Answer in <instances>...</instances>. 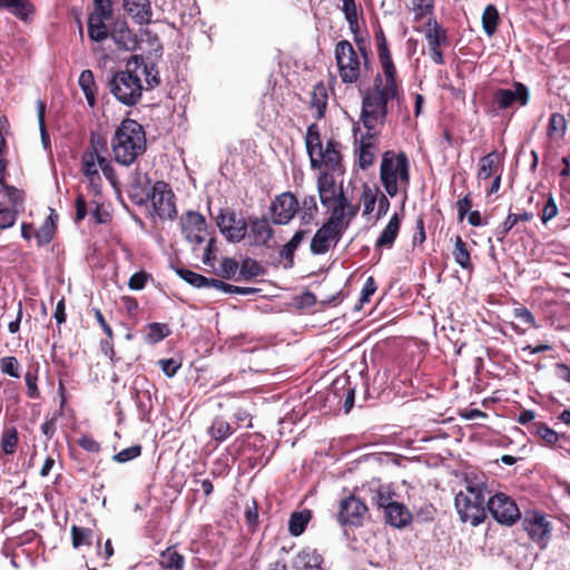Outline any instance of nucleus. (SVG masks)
<instances>
[{"mask_svg": "<svg viewBox=\"0 0 570 570\" xmlns=\"http://www.w3.org/2000/svg\"><path fill=\"white\" fill-rule=\"evenodd\" d=\"M1 194L8 199L10 208L20 209L22 207L23 196L20 189L4 184V187H1Z\"/></svg>", "mask_w": 570, "mask_h": 570, "instance_id": "46", "label": "nucleus"}, {"mask_svg": "<svg viewBox=\"0 0 570 570\" xmlns=\"http://www.w3.org/2000/svg\"><path fill=\"white\" fill-rule=\"evenodd\" d=\"M499 19V12L495 6L488 4L482 13V27L489 37L495 33Z\"/></svg>", "mask_w": 570, "mask_h": 570, "instance_id": "40", "label": "nucleus"}, {"mask_svg": "<svg viewBox=\"0 0 570 570\" xmlns=\"http://www.w3.org/2000/svg\"><path fill=\"white\" fill-rule=\"evenodd\" d=\"M318 207L316 203V198L313 195L304 196L302 202H298V212L299 219L302 224H309L315 215L317 214Z\"/></svg>", "mask_w": 570, "mask_h": 570, "instance_id": "36", "label": "nucleus"}, {"mask_svg": "<svg viewBox=\"0 0 570 570\" xmlns=\"http://www.w3.org/2000/svg\"><path fill=\"white\" fill-rule=\"evenodd\" d=\"M177 274L188 284L202 288L207 287V277L186 268H178Z\"/></svg>", "mask_w": 570, "mask_h": 570, "instance_id": "49", "label": "nucleus"}, {"mask_svg": "<svg viewBox=\"0 0 570 570\" xmlns=\"http://www.w3.org/2000/svg\"><path fill=\"white\" fill-rule=\"evenodd\" d=\"M343 7L342 10L345 14L347 22L353 29L354 26H357V10L354 0H342Z\"/></svg>", "mask_w": 570, "mask_h": 570, "instance_id": "57", "label": "nucleus"}, {"mask_svg": "<svg viewBox=\"0 0 570 570\" xmlns=\"http://www.w3.org/2000/svg\"><path fill=\"white\" fill-rule=\"evenodd\" d=\"M356 46L358 52L347 40L338 41L335 46V59L344 83H354L358 80L362 68L361 59H363L364 68L368 66V51L365 41L357 39Z\"/></svg>", "mask_w": 570, "mask_h": 570, "instance_id": "5", "label": "nucleus"}, {"mask_svg": "<svg viewBox=\"0 0 570 570\" xmlns=\"http://www.w3.org/2000/svg\"><path fill=\"white\" fill-rule=\"evenodd\" d=\"M514 317L532 327H538L533 314L527 307H517L513 311Z\"/></svg>", "mask_w": 570, "mask_h": 570, "instance_id": "62", "label": "nucleus"}, {"mask_svg": "<svg viewBox=\"0 0 570 570\" xmlns=\"http://www.w3.org/2000/svg\"><path fill=\"white\" fill-rule=\"evenodd\" d=\"M124 6L138 24H147L151 21L153 9L149 0H125Z\"/></svg>", "mask_w": 570, "mask_h": 570, "instance_id": "22", "label": "nucleus"}, {"mask_svg": "<svg viewBox=\"0 0 570 570\" xmlns=\"http://www.w3.org/2000/svg\"><path fill=\"white\" fill-rule=\"evenodd\" d=\"M384 515L386 522L394 528H403L412 520V513L406 505L395 501L384 511Z\"/></svg>", "mask_w": 570, "mask_h": 570, "instance_id": "24", "label": "nucleus"}, {"mask_svg": "<svg viewBox=\"0 0 570 570\" xmlns=\"http://www.w3.org/2000/svg\"><path fill=\"white\" fill-rule=\"evenodd\" d=\"M530 92L527 86L521 82H513L512 88H500L493 94V104L498 110H507L514 106H525Z\"/></svg>", "mask_w": 570, "mask_h": 570, "instance_id": "13", "label": "nucleus"}, {"mask_svg": "<svg viewBox=\"0 0 570 570\" xmlns=\"http://www.w3.org/2000/svg\"><path fill=\"white\" fill-rule=\"evenodd\" d=\"M141 73L145 75V80L149 88H154L159 85L158 70L154 65H142Z\"/></svg>", "mask_w": 570, "mask_h": 570, "instance_id": "59", "label": "nucleus"}, {"mask_svg": "<svg viewBox=\"0 0 570 570\" xmlns=\"http://www.w3.org/2000/svg\"><path fill=\"white\" fill-rule=\"evenodd\" d=\"M343 232L334 228L332 225L324 223L321 228L316 230L311 240V253L313 255H322L334 247L343 236Z\"/></svg>", "mask_w": 570, "mask_h": 570, "instance_id": "17", "label": "nucleus"}, {"mask_svg": "<svg viewBox=\"0 0 570 570\" xmlns=\"http://www.w3.org/2000/svg\"><path fill=\"white\" fill-rule=\"evenodd\" d=\"M115 160L130 166L146 150V135L142 126L134 119H125L111 138Z\"/></svg>", "mask_w": 570, "mask_h": 570, "instance_id": "2", "label": "nucleus"}, {"mask_svg": "<svg viewBox=\"0 0 570 570\" xmlns=\"http://www.w3.org/2000/svg\"><path fill=\"white\" fill-rule=\"evenodd\" d=\"M248 228L252 244L256 246H266L274 236V229L265 217H249L247 220Z\"/></svg>", "mask_w": 570, "mask_h": 570, "instance_id": "19", "label": "nucleus"}, {"mask_svg": "<svg viewBox=\"0 0 570 570\" xmlns=\"http://www.w3.org/2000/svg\"><path fill=\"white\" fill-rule=\"evenodd\" d=\"M141 454V446L139 444L131 445L121 450L112 456V460L118 463H126L138 458Z\"/></svg>", "mask_w": 570, "mask_h": 570, "instance_id": "53", "label": "nucleus"}, {"mask_svg": "<svg viewBox=\"0 0 570 570\" xmlns=\"http://www.w3.org/2000/svg\"><path fill=\"white\" fill-rule=\"evenodd\" d=\"M376 283L372 276L367 277L360 296V304H366L371 301V297L376 292Z\"/></svg>", "mask_w": 570, "mask_h": 570, "instance_id": "60", "label": "nucleus"}, {"mask_svg": "<svg viewBox=\"0 0 570 570\" xmlns=\"http://www.w3.org/2000/svg\"><path fill=\"white\" fill-rule=\"evenodd\" d=\"M415 19H420L431 13L434 7V0H412Z\"/></svg>", "mask_w": 570, "mask_h": 570, "instance_id": "58", "label": "nucleus"}, {"mask_svg": "<svg viewBox=\"0 0 570 570\" xmlns=\"http://www.w3.org/2000/svg\"><path fill=\"white\" fill-rule=\"evenodd\" d=\"M567 131V120L563 115L553 112L550 116L547 135L550 139H561Z\"/></svg>", "mask_w": 570, "mask_h": 570, "instance_id": "38", "label": "nucleus"}, {"mask_svg": "<svg viewBox=\"0 0 570 570\" xmlns=\"http://www.w3.org/2000/svg\"><path fill=\"white\" fill-rule=\"evenodd\" d=\"M375 39L377 45L379 59L384 76L396 75V69L393 63L391 52L387 47V41L382 29L375 32Z\"/></svg>", "mask_w": 570, "mask_h": 570, "instance_id": "25", "label": "nucleus"}, {"mask_svg": "<svg viewBox=\"0 0 570 570\" xmlns=\"http://www.w3.org/2000/svg\"><path fill=\"white\" fill-rule=\"evenodd\" d=\"M400 87L396 75L384 76L377 73L373 86L368 88L362 98L360 120L366 130L379 131L384 126L387 117V104L399 99Z\"/></svg>", "mask_w": 570, "mask_h": 570, "instance_id": "1", "label": "nucleus"}, {"mask_svg": "<svg viewBox=\"0 0 570 570\" xmlns=\"http://www.w3.org/2000/svg\"><path fill=\"white\" fill-rule=\"evenodd\" d=\"M400 225L399 215L395 213L376 239L375 246L379 248H391L397 237Z\"/></svg>", "mask_w": 570, "mask_h": 570, "instance_id": "30", "label": "nucleus"}, {"mask_svg": "<svg viewBox=\"0 0 570 570\" xmlns=\"http://www.w3.org/2000/svg\"><path fill=\"white\" fill-rule=\"evenodd\" d=\"M367 507L355 495H348L340 501L337 521L342 527L358 528L367 515Z\"/></svg>", "mask_w": 570, "mask_h": 570, "instance_id": "10", "label": "nucleus"}, {"mask_svg": "<svg viewBox=\"0 0 570 570\" xmlns=\"http://www.w3.org/2000/svg\"><path fill=\"white\" fill-rule=\"evenodd\" d=\"M328 209H331V216L326 223L344 233L351 220L357 215L360 207L353 205L344 194H341L338 200Z\"/></svg>", "mask_w": 570, "mask_h": 570, "instance_id": "15", "label": "nucleus"}, {"mask_svg": "<svg viewBox=\"0 0 570 570\" xmlns=\"http://www.w3.org/2000/svg\"><path fill=\"white\" fill-rule=\"evenodd\" d=\"M111 17H99L98 14H89L88 18V36L92 41H104L109 38L110 30L107 22Z\"/></svg>", "mask_w": 570, "mask_h": 570, "instance_id": "26", "label": "nucleus"}, {"mask_svg": "<svg viewBox=\"0 0 570 570\" xmlns=\"http://www.w3.org/2000/svg\"><path fill=\"white\" fill-rule=\"evenodd\" d=\"M99 159H101V156L96 149L83 153L81 168L85 176H92L94 174L99 173Z\"/></svg>", "mask_w": 570, "mask_h": 570, "instance_id": "43", "label": "nucleus"}, {"mask_svg": "<svg viewBox=\"0 0 570 570\" xmlns=\"http://www.w3.org/2000/svg\"><path fill=\"white\" fill-rule=\"evenodd\" d=\"M501 175L499 155L493 151L483 156L479 161L478 179L487 180L492 176Z\"/></svg>", "mask_w": 570, "mask_h": 570, "instance_id": "29", "label": "nucleus"}, {"mask_svg": "<svg viewBox=\"0 0 570 570\" xmlns=\"http://www.w3.org/2000/svg\"><path fill=\"white\" fill-rule=\"evenodd\" d=\"M72 544L75 548L80 546L90 544L92 532L89 529L73 525L71 528Z\"/></svg>", "mask_w": 570, "mask_h": 570, "instance_id": "50", "label": "nucleus"}, {"mask_svg": "<svg viewBox=\"0 0 570 570\" xmlns=\"http://www.w3.org/2000/svg\"><path fill=\"white\" fill-rule=\"evenodd\" d=\"M137 67L135 71H118L110 79L108 86L115 98L126 106L136 105L142 94V86Z\"/></svg>", "mask_w": 570, "mask_h": 570, "instance_id": "6", "label": "nucleus"}, {"mask_svg": "<svg viewBox=\"0 0 570 570\" xmlns=\"http://www.w3.org/2000/svg\"><path fill=\"white\" fill-rule=\"evenodd\" d=\"M159 564L165 570H184L185 559L174 548H167L160 553Z\"/></svg>", "mask_w": 570, "mask_h": 570, "instance_id": "35", "label": "nucleus"}, {"mask_svg": "<svg viewBox=\"0 0 570 570\" xmlns=\"http://www.w3.org/2000/svg\"><path fill=\"white\" fill-rule=\"evenodd\" d=\"M372 500L377 505V508L383 509L384 511L394 502L392 500L391 491L382 485L379 487V489L375 491Z\"/></svg>", "mask_w": 570, "mask_h": 570, "instance_id": "51", "label": "nucleus"}, {"mask_svg": "<svg viewBox=\"0 0 570 570\" xmlns=\"http://www.w3.org/2000/svg\"><path fill=\"white\" fill-rule=\"evenodd\" d=\"M238 267L239 265L236 259L225 257L220 263L218 275L223 278L230 279L236 275Z\"/></svg>", "mask_w": 570, "mask_h": 570, "instance_id": "52", "label": "nucleus"}, {"mask_svg": "<svg viewBox=\"0 0 570 570\" xmlns=\"http://www.w3.org/2000/svg\"><path fill=\"white\" fill-rule=\"evenodd\" d=\"M0 368L3 373L8 374L11 377L18 379L20 376L19 363L14 356H6L1 358Z\"/></svg>", "mask_w": 570, "mask_h": 570, "instance_id": "54", "label": "nucleus"}, {"mask_svg": "<svg viewBox=\"0 0 570 570\" xmlns=\"http://www.w3.org/2000/svg\"><path fill=\"white\" fill-rule=\"evenodd\" d=\"M530 431L541 438L548 445H554L559 441V434L544 423H533Z\"/></svg>", "mask_w": 570, "mask_h": 570, "instance_id": "45", "label": "nucleus"}, {"mask_svg": "<svg viewBox=\"0 0 570 570\" xmlns=\"http://www.w3.org/2000/svg\"><path fill=\"white\" fill-rule=\"evenodd\" d=\"M380 180L390 197L410 185V161L405 153L386 150L382 155Z\"/></svg>", "mask_w": 570, "mask_h": 570, "instance_id": "4", "label": "nucleus"}, {"mask_svg": "<svg viewBox=\"0 0 570 570\" xmlns=\"http://www.w3.org/2000/svg\"><path fill=\"white\" fill-rule=\"evenodd\" d=\"M425 38L429 49L441 48L448 45L446 30L434 19H429L425 28Z\"/></svg>", "mask_w": 570, "mask_h": 570, "instance_id": "28", "label": "nucleus"}, {"mask_svg": "<svg viewBox=\"0 0 570 570\" xmlns=\"http://www.w3.org/2000/svg\"><path fill=\"white\" fill-rule=\"evenodd\" d=\"M158 365L166 376L173 377L180 368L181 363L176 358H161L158 361Z\"/></svg>", "mask_w": 570, "mask_h": 570, "instance_id": "56", "label": "nucleus"}, {"mask_svg": "<svg viewBox=\"0 0 570 570\" xmlns=\"http://www.w3.org/2000/svg\"><path fill=\"white\" fill-rule=\"evenodd\" d=\"M181 233L186 240L194 245L203 244L208 236L207 223L203 215L189 210L180 218Z\"/></svg>", "mask_w": 570, "mask_h": 570, "instance_id": "14", "label": "nucleus"}, {"mask_svg": "<svg viewBox=\"0 0 570 570\" xmlns=\"http://www.w3.org/2000/svg\"><path fill=\"white\" fill-rule=\"evenodd\" d=\"M20 209L10 208V207H0L1 222L0 229L10 228L16 224L17 215Z\"/></svg>", "mask_w": 570, "mask_h": 570, "instance_id": "55", "label": "nucleus"}, {"mask_svg": "<svg viewBox=\"0 0 570 570\" xmlns=\"http://www.w3.org/2000/svg\"><path fill=\"white\" fill-rule=\"evenodd\" d=\"M377 136L379 131L366 130L365 134L361 135L360 139L355 137V142L357 144V147L355 148L357 164L363 170L368 169L375 161L376 153L379 150Z\"/></svg>", "mask_w": 570, "mask_h": 570, "instance_id": "16", "label": "nucleus"}, {"mask_svg": "<svg viewBox=\"0 0 570 570\" xmlns=\"http://www.w3.org/2000/svg\"><path fill=\"white\" fill-rule=\"evenodd\" d=\"M207 433L214 441L222 443L233 434V429L224 417L216 416L208 428Z\"/></svg>", "mask_w": 570, "mask_h": 570, "instance_id": "33", "label": "nucleus"}, {"mask_svg": "<svg viewBox=\"0 0 570 570\" xmlns=\"http://www.w3.org/2000/svg\"><path fill=\"white\" fill-rule=\"evenodd\" d=\"M148 275L145 272H138L131 275L128 282V286L132 291H140L146 286Z\"/></svg>", "mask_w": 570, "mask_h": 570, "instance_id": "63", "label": "nucleus"}, {"mask_svg": "<svg viewBox=\"0 0 570 570\" xmlns=\"http://www.w3.org/2000/svg\"><path fill=\"white\" fill-rule=\"evenodd\" d=\"M0 9L9 10L22 21H27L35 11L29 0H0Z\"/></svg>", "mask_w": 570, "mask_h": 570, "instance_id": "31", "label": "nucleus"}, {"mask_svg": "<svg viewBox=\"0 0 570 570\" xmlns=\"http://www.w3.org/2000/svg\"><path fill=\"white\" fill-rule=\"evenodd\" d=\"M109 37L115 42V45L121 50H132L135 49L137 41L134 33L128 29L127 23L125 21H118L110 29Z\"/></svg>", "mask_w": 570, "mask_h": 570, "instance_id": "23", "label": "nucleus"}, {"mask_svg": "<svg viewBox=\"0 0 570 570\" xmlns=\"http://www.w3.org/2000/svg\"><path fill=\"white\" fill-rule=\"evenodd\" d=\"M90 14L99 17H112V4L110 0H95L94 11Z\"/></svg>", "mask_w": 570, "mask_h": 570, "instance_id": "61", "label": "nucleus"}, {"mask_svg": "<svg viewBox=\"0 0 570 570\" xmlns=\"http://www.w3.org/2000/svg\"><path fill=\"white\" fill-rule=\"evenodd\" d=\"M379 189H372L370 186H364L361 196V200L364 207L363 215H368L374 210L379 197Z\"/></svg>", "mask_w": 570, "mask_h": 570, "instance_id": "48", "label": "nucleus"}, {"mask_svg": "<svg viewBox=\"0 0 570 570\" xmlns=\"http://www.w3.org/2000/svg\"><path fill=\"white\" fill-rule=\"evenodd\" d=\"M558 214V207H557V204L554 203V199L552 196H550L542 209V216H541V219L543 223H547L549 220H551L552 218H554Z\"/></svg>", "mask_w": 570, "mask_h": 570, "instance_id": "64", "label": "nucleus"}, {"mask_svg": "<svg viewBox=\"0 0 570 570\" xmlns=\"http://www.w3.org/2000/svg\"><path fill=\"white\" fill-rule=\"evenodd\" d=\"M452 255L455 263L462 268L470 269L472 267L470 253L461 236L455 237V245Z\"/></svg>", "mask_w": 570, "mask_h": 570, "instance_id": "41", "label": "nucleus"}, {"mask_svg": "<svg viewBox=\"0 0 570 570\" xmlns=\"http://www.w3.org/2000/svg\"><path fill=\"white\" fill-rule=\"evenodd\" d=\"M522 527L529 538L541 549L548 546L552 525L542 512L537 510L527 511L522 520Z\"/></svg>", "mask_w": 570, "mask_h": 570, "instance_id": "7", "label": "nucleus"}, {"mask_svg": "<svg viewBox=\"0 0 570 570\" xmlns=\"http://www.w3.org/2000/svg\"><path fill=\"white\" fill-rule=\"evenodd\" d=\"M487 508L493 519L504 525H513L521 517L517 503L504 493L491 497Z\"/></svg>", "mask_w": 570, "mask_h": 570, "instance_id": "9", "label": "nucleus"}, {"mask_svg": "<svg viewBox=\"0 0 570 570\" xmlns=\"http://www.w3.org/2000/svg\"><path fill=\"white\" fill-rule=\"evenodd\" d=\"M311 519V511L304 510L292 513L288 521V531L292 535H301Z\"/></svg>", "mask_w": 570, "mask_h": 570, "instance_id": "39", "label": "nucleus"}, {"mask_svg": "<svg viewBox=\"0 0 570 570\" xmlns=\"http://www.w3.org/2000/svg\"><path fill=\"white\" fill-rule=\"evenodd\" d=\"M340 144L335 140H328L324 150L321 153V158H317L316 169L325 167L331 174H343L342 156L340 153Z\"/></svg>", "mask_w": 570, "mask_h": 570, "instance_id": "20", "label": "nucleus"}, {"mask_svg": "<svg viewBox=\"0 0 570 570\" xmlns=\"http://www.w3.org/2000/svg\"><path fill=\"white\" fill-rule=\"evenodd\" d=\"M146 195L150 198L153 208L159 218L167 219L176 215L174 194L166 183L157 181L153 186L151 193L147 191Z\"/></svg>", "mask_w": 570, "mask_h": 570, "instance_id": "11", "label": "nucleus"}, {"mask_svg": "<svg viewBox=\"0 0 570 570\" xmlns=\"http://www.w3.org/2000/svg\"><path fill=\"white\" fill-rule=\"evenodd\" d=\"M532 219V214L528 212H523L521 214H512L510 213L505 220L498 227L497 237L499 240H502L505 235L519 223V222H529Z\"/></svg>", "mask_w": 570, "mask_h": 570, "instance_id": "37", "label": "nucleus"}, {"mask_svg": "<svg viewBox=\"0 0 570 570\" xmlns=\"http://www.w3.org/2000/svg\"><path fill=\"white\" fill-rule=\"evenodd\" d=\"M216 224L225 238L232 243H239L247 234V220L230 208L219 209Z\"/></svg>", "mask_w": 570, "mask_h": 570, "instance_id": "8", "label": "nucleus"}, {"mask_svg": "<svg viewBox=\"0 0 570 570\" xmlns=\"http://www.w3.org/2000/svg\"><path fill=\"white\" fill-rule=\"evenodd\" d=\"M298 212V200L291 191L282 193L271 203L269 213L273 224L287 225Z\"/></svg>", "mask_w": 570, "mask_h": 570, "instance_id": "12", "label": "nucleus"}, {"mask_svg": "<svg viewBox=\"0 0 570 570\" xmlns=\"http://www.w3.org/2000/svg\"><path fill=\"white\" fill-rule=\"evenodd\" d=\"M239 275L237 279L248 281L263 274V268L253 258H245L238 267Z\"/></svg>", "mask_w": 570, "mask_h": 570, "instance_id": "44", "label": "nucleus"}, {"mask_svg": "<svg viewBox=\"0 0 570 570\" xmlns=\"http://www.w3.org/2000/svg\"><path fill=\"white\" fill-rule=\"evenodd\" d=\"M327 106V91L324 85L314 86L311 94V108L315 111L316 119L323 118Z\"/></svg>", "mask_w": 570, "mask_h": 570, "instance_id": "34", "label": "nucleus"}, {"mask_svg": "<svg viewBox=\"0 0 570 570\" xmlns=\"http://www.w3.org/2000/svg\"><path fill=\"white\" fill-rule=\"evenodd\" d=\"M79 86L85 94L86 100L90 107L96 105L97 85L94 72L89 69L83 70L79 76Z\"/></svg>", "mask_w": 570, "mask_h": 570, "instance_id": "32", "label": "nucleus"}, {"mask_svg": "<svg viewBox=\"0 0 570 570\" xmlns=\"http://www.w3.org/2000/svg\"><path fill=\"white\" fill-rule=\"evenodd\" d=\"M18 432L14 428L4 430L1 438V448L6 454H12L16 452L18 444Z\"/></svg>", "mask_w": 570, "mask_h": 570, "instance_id": "47", "label": "nucleus"}, {"mask_svg": "<svg viewBox=\"0 0 570 570\" xmlns=\"http://www.w3.org/2000/svg\"><path fill=\"white\" fill-rule=\"evenodd\" d=\"M170 334V331L166 324L161 323H150L147 326V332L145 334V341L148 344H156L163 341Z\"/></svg>", "mask_w": 570, "mask_h": 570, "instance_id": "42", "label": "nucleus"}, {"mask_svg": "<svg viewBox=\"0 0 570 570\" xmlns=\"http://www.w3.org/2000/svg\"><path fill=\"white\" fill-rule=\"evenodd\" d=\"M305 141L311 166L316 169L317 158H321V153L324 150L316 125L308 126Z\"/></svg>", "mask_w": 570, "mask_h": 570, "instance_id": "27", "label": "nucleus"}, {"mask_svg": "<svg viewBox=\"0 0 570 570\" xmlns=\"http://www.w3.org/2000/svg\"><path fill=\"white\" fill-rule=\"evenodd\" d=\"M487 493V485L483 481L466 479L465 490L455 495V508L462 522L476 527L485 520Z\"/></svg>", "mask_w": 570, "mask_h": 570, "instance_id": "3", "label": "nucleus"}, {"mask_svg": "<svg viewBox=\"0 0 570 570\" xmlns=\"http://www.w3.org/2000/svg\"><path fill=\"white\" fill-rule=\"evenodd\" d=\"M322 566V556L311 548L299 551L292 561L293 570H323Z\"/></svg>", "mask_w": 570, "mask_h": 570, "instance_id": "21", "label": "nucleus"}, {"mask_svg": "<svg viewBox=\"0 0 570 570\" xmlns=\"http://www.w3.org/2000/svg\"><path fill=\"white\" fill-rule=\"evenodd\" d=\"M317 190L322 205L330 208L344 194L343 187H337L333 174L323 171L317 178Z\"/></svg>", "mask_w": 570, "mask_h": 570, "instance_id": "18", "label": "nucleus"}]
</instances>
